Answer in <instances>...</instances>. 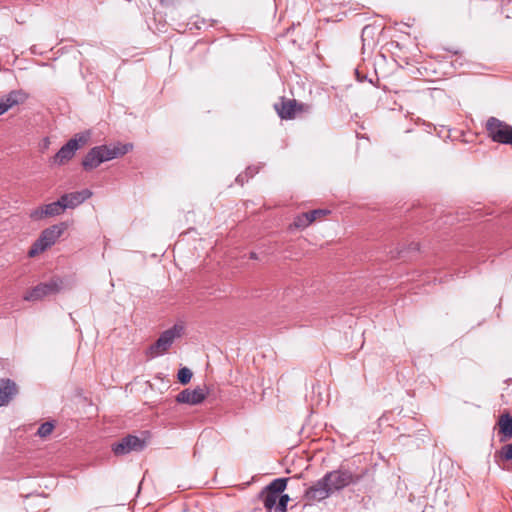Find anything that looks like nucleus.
I'll use <instances>...</instances> for the list:
<instances>
[{"label": "nucleus", "mask_w": 512, "mask_h": 512, "mask_svg": "<svg viewBox=\"0 0 512 512\" xmlns=\"http://www.w3.org/2000/svg\"><path fill=\"white\" fill-rule=\"evenodd\" d=\"M290 500L288 494H279V498L277 500L276 511L277 512H286L287 504Z\"/></svg>", "instance_id": "5701e85b"}, {"label": "nucleus", "mask_w": 512, "mask_h": 512, "mask_svg": "<svg viewBox=\"0 0 512 512\" xmlns=\"http://www.w3.org/2000/svg\"><path fill=\"white\" fill-rule=\"evenodd\" d=\"M249 258L253 259V260H257L258 256H257V254L255 252H251L250 255H249Z\"/></svg>", "instance_id": "393cba45"}, {"label": "nucleus", "mask_w": 512, "mask_h": 512, "mask_svg": "<svg viewBox=\"0 0 512 512\" xmlns=\"http://www.w3.org/2000/svg\"><path fill=\"white\" fill-rule=\"evenodd\" d=\"M259 498L262 500L263 505L268 512H271L272 510L276 511L277 500L279 498L278 494L272 493L264 488L259 493Z\"/></svg>", "instance_id": "dca6fc26"}, {"label": "nucleus", "mask_w": 512, "mask_h": 512, "mask_svg": "<svg viewBox=\"0 0 512 512\" xmlns=\"http://www.w3.org/2000/svg\"><path fill=\"white\" fill-rule=\"evenodd\" d=\"M274 109L281 119H293L297 111L301 110V107L295 99L281 98L279 103L274 104Z\"/></svg>", "instance_id": "f8f14e48"}, {"label": "nucleus", "mask_w": 512, "mask_h": 512, "mask_svg": "<svg viewBox=\"0 0 512 512\" xmlns=\"http://www.w3.org/2000/svg\"><path fill=\"white\" fill-rule=\"evenodd\" d=\"M18 393L16 383L11 379H0V407L7 405Z\"/></svg>", "instance_id": "4468645a"}, {"label": "nucleus", "mask_w": 512, "mask_h": 512, "mask_svg": "<svg viewBox=\"0 0 512 512\" xmlns=\"http://www.w3.org/2000/svg\"><path fill=\"white\" fill-rule=\"evenodd\" d=\"M241 179H242V175H239V176H237L236 181H238V182H239V181H241Z\"/></svg>", "instance_id": "cd10ccee"}, {"label": "nucleus", "mask_w": 512, "mask_h": 512, "mask_svg": "<svg viewBox=\"0 0 512 512\" xmlns=\"http://www.w3.org/2000/svg\"><path fill=\"white\" fill-rule=\"evenodd\" d=\"M62 282L59 279H51L48 282L39 283L29 289L23 296L28 302L40 301L43 298L58 293L61 289Z\"/></svg>", "instance_id": "0eeeda50"}, {"label": "nucleus", "mask_w": 512, "mask_h": 512, "mask_svg": "<svg viewBox=\"0 0 512 512\" xmlns=\"http://www.w3.org/2000/svg\"><path fill=\"white\" fill-rule=\"evenodd\" d=\"M29 95L22 89L12 90L7 95L3 96L0 100L2 106L5 107L6 112L16 105L23 104Z\"/></svg>", "instance_id": "2eb2a0df"}, {"label": "nucleus", "mask_w": 512, "mask_h": 512, "mask_svg": "<svg viewBox=\"0 0 512 512\" xmlns=\"http://www.w3.org/2000/svg\"><path fill=\"white\" fill-rule=\"evenodd\" d=\"M323 477L333 494L335 491L343 490L349 485L358 483L363 478V474H355L348 469L340 467L337 470L327 472Z\"/></svg>", "instance_id": "20e7f679"}, {"label": "nucleus", "mask_w": 512, "mask_h": 512, "mask_svg": "<svg viewBox=\"0 0 512 512\" xmlns=\"http://www.w3.org/2000/svg\"><path fill=\"white\" fill-rule=\"evenodd\" d=\"M132 148L133 146L130 143L95 146L83 158L82 167L85 171H91L104 162L124 156Z\"/></svg>", "instance_id": "f257e3e1"}, {"label": "nucleus", "mask_w": 512, "mask_h": 512, "mask_svg": "<svg viewBox=\"0 0 512 512\" xmlns=\"http://www.w3.org/2000/svg\"><path fill=\"white\" fill-rule=\"evenodd\" d=\"M329 213L328 210L324 209H315L312 211L307 212L309 218L311 219V222L313 223L317 218L327 215Z\"/></svg>", "instance_id": "b1692460"}, {"label": "nucleus", "mask_w": 512, "mask_h": 512, "mask_svg": "<svg viewBox=\"0 0 512 512\" xmlns=\"http://www.w3.org/2000/svg\"><path fill=\"white\" fill-rule=\"evenodd\" d=\"M192 376H193L192 371L187 367H183V368L179 369L178 374H177L178 381L183 385L189 383Z\"/></svg>", "instance_id": "412c9836"}, {"label": "nucleus", "mask_w": 512, "mask_h": 512, "mask_svg": "<svg viewBox=\"0 0 512 512\" xmlns=\"http://www.w3.org/2000/svg\"><path fill=\"white\" fill-rule=\"evenodd\" d=\"M208 393L205 386H198L193 390L184 389L176 396V401L183 404L198 405L206 399Z\"/></svg>", "instance_id": "9d476101"}, {"label": "nucleus", "mask_w": 512, "mask_h": 512, "mask_svg": "<svg viewBox=\"0 0 512 512\" xmlns=\"http://www.w3.org/2000/svg\"><path fill=\"white\" fill-rule=\"evenodd\" d=\"M53 429L54 424L52 422H45L38 428L37 435L41 438H45L53 432Z\"/></svg>", "instance_id": "4be33fe9"}, {"label": "nucleus", "mask_w": 512, "mask_h": 512, "mask_svg": "<svg viewBox=\"0 0 512 512\" xmlns=\"http://www.w3.org/2000/svg\"><path fill=\"white\" fill-rule=\"evenodd\" d=\"M92 196L89 189L63 194L60 199L64 209H74Z\"/></svg>", "instance_id": "ddd939ff"}, {"label": "nucleus", "mask_w": 512, "mask_h": 512, "mask_svg": "<svg viewBox=\"0 0 512 512\" xmlns=\"http://www.w3.org/2000/svg\"><path fill=\"white\" fill-rule=\"evenodd\" d=\"M311 223V219L309 218L307 212L298 215L294 220V226L299 229H304Z\"/></svg>", "instance_id": "aec40b11"}, {"label": "nucleus", "mask_w": 512, "mask_h": 512, "mask_svg": "<svg viewBox=\"0 0 512 512\" xmlns=\"http://www.w3.org/2000/svg\"><path fill=\"white\" fill-rule=\"evenodd\" d=\"M65 211L61 199L57 201L43 205L30 213V217L34 220H40L45 217H54L61 215Z\"/></svg>", "instance_id": "9b49d317"}, {"label": "nucleus", "mask_w": 512, "mask_h": 512, "mask_svg": "<svg viewBox=\"0 0 512 512\" xmlns=\"http://www.w3.org/2000/svg\"><path fill=\"white\" fill-rule=\"evenodd\" d=\"M66 229L67 224L62 222L43 230L39 238L33 243L30 250L28 251L29 257H35L36 255L44 252L46 249L54 245Z\"/></svg>", "instance_id": "7ed1b4c3"}, {"label": "nucleus", "mask_w": 512, "mask_h": 512, "mask_svg": "<svg viewBox=\"0 0 512 512\" xmlns=\"http://www.w3.org/2000/svg\"><path fill=\"white\" fill-rule=\"evenodd\" d=\"M170 1H171V0H161V4H162V5H165V4L169 3Z\"/></svg>", "instance_id": "bb28decb"}, {"label": "nucleus", "mask_w": 512, "mask_h": 512, "mask_svg": "<svg viewBox=\"0 0 512 512\" xmlns=\"http://www.w3.org/2000/svg\"><path fill=\"white\" fill-rule=\"evenodd\" d=\"M145 439L135 435H127L119 442L112 444V451L116 456H124L131 452H140L146 447Z\"/></svg>", "instance_id": "6e6552de"}, {"label": "nucleus", "mask_w": 512, "mask_h": 512, "mask_svg": "<svg viewBox=\"0 0 512 512\" xmlns=\"http://www.w3.org/2000/svg\"><path fill=\"white\" fill-rule=\"evenodd\" d=\"M253 173H255V171H254V170H252V168H251V167L247 168V170H246V174H249L250 176H252V175H253Z\"/></svg>", "instance_id": "a878e982"}, {"label": "nucleus", "mask_w": 512, "mask_h": 512, "mask_svg": "<svg viewBox=\"0 0 512 512\" xmlns=\"http://www.w3.org/2000/svg\"><path fill=\"white\" fill-rule=\"evenodd\" d=\"M499 433L503 434L505 438H512V416L503 414L498 420Z\"/></svg>", "instance_id": "f3484780"}, {"label": "nucleus", "mask_w": 512, "mask_h": 512, "mask_svg": "<svg viewBox=\"0 0 512 512\" xmlns=\"http://www.w3.org/2000/svg\"><path fill=\"white\" fill-rule=\"evenodd\" d=\"M287 486V478H277L274 479L272 482H270L265 489L268 491L275 493V494H281Z\"/></svg>", "instance_id": "a211bd4d"}, {"label": "nucleus", "mask_w": 512, "mask_h": 512, "mask_svg": "<svg viewBox=\"0 0 512 512\" xmlns=\"http://www.w3.org/2000/svg\"><path fill=\"white\" fill-rule=\"evenodd\" d=\"M183 332V326L175 324L170 329L165 330L161 333L156 342L151 345L148 349V355L151 358L158 357L167 352L171 347L175 339L181 337Z\"/></svg>", "instance_id": "39448f33"}, {"label": "nucleus", "mask_w": 512, "mask_h": 512, "mask_svg": "<svg viewBox=\"0 0 512 512\" xmlns=\"http://www.w3.org/2000/svg\"><path fill=\"white\" fill-rule=\"evenodd\" d=\"M495 458L500 461L512 460V444H506L495 453Z\"/></svg>", "instance_id": "6ab92c4d"}, {"label": "nucleus", "mask_w": 512, "mask_h": 512, "mask_svg": "<svg viewBox=\"0 0 512 512\" xmlns=\"http://www.w3.org/2000/svg\"><path fill=\"white\" fill-rule=\"evenodd\" d=\"M332 494L328 483L322 477L317 480L312 486L308 487L304 493V499L307 503L320 502L327 499Z\"/></svg>", "instance_id": "1a4fd4ad"}, {"label": "nucleus", "mask_w": 512, "mask_h": 512, "mask_svg": "<svg viewBox=\"0 0 512 512\" xmlns=\"http://www.w3.org/2000/svg\"><path fill=\"white\" fill-rule=\"evenodd\" d=\"M486 131L492 141L512 146V126L496 118L489 117L486 122Z\"/></svg>", "instance_id": "423d86ee"}, {"label": "nucleus", "mask_w": 512, "mask_h": 512, "mask_svg": "<svg viewBox=\"0 0 512 512\" xmlns=\"http://www.w3.org/2000/svg\"><path fill=\"white\" fill-rule=\"evenodd\" d=\"M91 137L90 131H84L76 134L53 156L51 163L61 166L71 160L76 151L86 145Z\"/></svg>", "instance_id": "f03ea898"}]
</instances>
